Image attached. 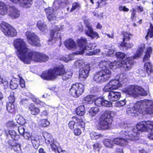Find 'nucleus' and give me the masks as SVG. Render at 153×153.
<instances>
[{"mask_svg":"<svg viewBox=\"0 0 153 153\" xmlns=\"http://www.w3.org/2000/svg\"><path fill=\"white\" fill-rule=\"evenodd\" d=\"M14 47L17 49L16 54L18 58L24 63L29 64L32 61L41 62L48 60L46 55L32 51L28 48L25 42L21 39H17L13 42Z\"/></svg>","mask_w":153,"mask_h":153,"instance_id":"obj_1","label":"nucleus"},{"mask_svg":"<svg viewBox=\"0 0 153 153\" xmlns=\"http://www.w3.org/2000/svg\"><path fill=\"white\" fill-rule=\"evenodd\" d=\"M117 63L116 61L113 62L109 61H101L99 63V67L101 70L95 74L94 80L99 83L107 81L111 77V70Z\"/></svg>","mask_w":153,"mask_h":153,"instance_id":"obj_2","label":"nucleus"},{"mask_svg":"<svg viewBox=\"0 0 153 153\" xmlns=\"http://www.w3.org/2000/svg\"><path fill=\"white\" fill-rule=\"evenodd\" d=\"M127 114L130 116H134L135 114L138 113L143 115L153 114V101L144 100L137 102L133 107L127 109Z\"/></svg>","mask_w":153,"mask_h":153,"instance_id":"obj_3","label":"nucleus"},{"mask_svg":"<svg viewBox=\"0 0 153 153\" xmlns=\"http://www.w3.org/2000/svg\"><path fill=\"white\" fill-rule=\"evenodd\" d=\"M72 74L71 71L64 72V69L61 67H56L53 69H50L47 71L43 72L41 77L44 79L53 80L59 75H62V79L63 80H67L70 78Z\"/></svg>","mask_w":153,"mask_h":153,"instance_id":"obj_4","label":"nucleus"},{"mask_svg":"<svg viewBox=\"0 0 153 153\" xmlns=\"http://www.w3.org/2000/svg\"><path fill=\"white\" fill-rule=\"evenodd\" d=\"M120 127L123 128L121 134L123 135V138L117 137L114 138L113 142L114 144L122 146H124L128 143L127 140H136L137 139H133L132 138L134 137V133L133 130L131 129L128 127V124L124 123H122L120 124Z\"/></svg>","mask_w":153,"mask_h":153,"instance_id":"obj_5","label":"nucleus"},{"mask_svg":"<svg viewBox=\"0 0 153 153\" xmlns=\"http://www.w3.org/2000/svg\"><path fill=\"white\" fill-rule=\"evenodd\" d=\"M122 91L126 94L134 98L139 96H146L147 92L142 87L137 85H129L122 89Z\"/></svg>","mask_w":153,"mask_h":153,"instance_id":"obj_6","label":"nucleus"},{"mask_svg":"<svg viewBox=\"0 0 153 153\" xmlns=\"http://www.w3.org/2000/svg\"><path fill=\"white\" fill-rule=\"evenodd\" d=\"M152 130H153V121H148L139 123L137 125L136 127L133 129L134 137H133V139H139L138 131L146 132Z\"/></svg>","mask_w":153,"mask_h":153,"instance_id":"obj_7","label":"nucleus"},{"mask_svg":"<svg viewBox=\"0 0 153 153\" xmlns=\"http://www.w3.org/2000/svg\"><path fill=\"white\" fill-rule=\"evenodd\" d=\"M114 115V112L106 111L100 116L99 119V124L102 129H107L109 128L110 125L112 122L113 117Z\"/></svg>","mask_w":153,"mask_h":153,"instance_id":"obj_8","label":"nucleus"},{"mask_svg":"<svg viewBox=\"0 0 153 153\" xmlns=\"http://www.w3.org/2000/svg\"><path fill=\"white\" fill-rule=\"evenodd\" d=\"M86 41L85 38H82L78 39L77 41L78 46L76 47V43L74 40L71 39H69L65 42L64 44L67 49L71 50L76 51V52L74 53L78 54L82 52V51L81 50L82 45V43L85 45Z\"/></svg>","mask_w":153,"mask_h":153,"instance_id":"obj_9","label":"nucleus"},{"mask_svg":"<svg viewBox=\"0 0 153 153\" xmlns=\"http://www.w3.org/2000/svg\"><path fill=\"white\" fill-rule=\"evenodd\" d=\"M86 43L85 45L82 44L81 49V50L82 51V52L79 54L84 53L85 55L91 56L96 55L100 53V50L98 49L89 51L92 49H94V48L96 46V45L95 43L90 44L88 45V46H86Z\"/></svg>","mask_w":153,"mask_h":153,"instance_id":"obj_10","label":"nucleus"},{"mask_svg":"<svg viewBox=\"0 0 153 153\" xmlns=\"http://www.w3.org/2000/svg\"><path fill=\"white\" fill-rule=\"evenodd\" d=\"M0 26L1 30L5 35L11 37L16 35V30L7 23L3 22L1 23Z\"/></svg>","mask_w":153,"mask_h":153,"instance_id":"obj_11","label":"nucleus"},{"mask_svg":"<svg viewBox=\"0 0 153 153\" xmlns=\"http://www.w3.org/2000/svg\"><path fill=\"white\" fill-rule=\"evenodd\" d=\"M84 88V85L81 83L73 84L69 90L70 93L74 97H79L83 93Z\"/></svg>","mask_w":153,"mask_h":153,"instance_id":"obj_12","label":"nucleus"},{"mask_svg":"<svg viewBox=\"0 0 153 153\" xmlns=\"http://www.w3.org/2000/svg\"><path fill=\"white\" fill-rule=\"evenodd\" d=\"M121 85V83L116 78L111 79L109 82L105 86L103 91L104 92H107L111 90L117 89Z\"/></svg>","mask_w":153,"mask_h":153,"instance_id":"obj_13","label":"nucleus"},{"mask_svg":"<svg viewBox=\"0 0 153 153\" xmlns=\"http://www.w3.org/2000/svg\"><path fill=\"white\" fill-rule=\"evenodd\" d=\"M73 120L70 121L68 123L69 128L71 129H74L78 126L81 128H84L85 123L84 121L81 117H73Z\"/></svg>","mask_w":153,"mask_h":153,"instance_id":"obj_14","label":"nucleus"},{"mask_svg":"<svg viewBox=\"0 0 153 153\" xmlns=\"http://www.w3.org/2000/svg\"><path fill=\"white\" fill-rule=\"evenodd\" d=\"M26 36L28 42L30 44L33 46L39 45V40L38 37L33 33L27 31L26 32Z\"/></svg>","mask_w":153,"mask_h":153,"instance_id":"obj_15","label":"nucleus"},{"mask_svg":"<svg viewBox=\"0 0 153 153\" xmlns=\"http://www.w3.org/2000/svg\"><path fill=\"white\" fill-rule=\"evenodd\" d=\"M126 61L123 60L121 61L120 63L118 62V65L121 68H124L126 71H128L130 70L132 68V65H133V62L131 59H134L133 57H131L127 58Z\"/></svg>","mask_w":153,"mask_h":153,"instance_id":"obj_16","label":"nucleus"},{"mask_svg":"<svg viewBox=\"0 0 153 153\" xmlns=\"http://www.w3.org/2000/svg\"><path fill=\"white\" fill-rule=\"evenodd\" d=\"M86 26L88 28V29L85 31V33L86 35L92 38L97 39L99 38L98 33L97 32L94 31L91 25L89 23H86Z\"/></svg>","mask_w":153,"mask_h":153,"instance_id":"obj_17","label":"nucleus"},{"mask_svg":"<svg viewBox=\"0 0 153 153\" xmlns=\"http://www.w3.org/2000/svg\"><path fill=\"white\" fill-rule=\"evenodd\" d=\"M90 67L89 65H84L81 68L79 71V77L85 78L87 77L89 74Z\"/></svg>","mask_w":153,"mask_h":153,"instance_id":"obj_18","label":"nucleus"},{"mask_svg":"<svg viewBox=\"0 0 153 153\" xmlns=\"http://www.w3.org/2000/svg\"><path fill=\"white\" fill-rule=\"evenodd\" d=\"M14 3H18L21 7L27 8L31 7L33 0H10Z\"/></svg>","mask_w":153,"mask_h":153,"instance_id":"obj_19","label":"nucleus"},{"mask_svg":"<svg viewBox=\"0 0 153 153\" xmlns=\"http://www.w3.org/2000/svg\"><path fill=\"white\" fill-rule=\"evenodd\" d=\"M108 96L109 100L115 101L118 100L121 97V93L118 92L109 91Z\"/></svg>","mask_w":153,"mask_h":153,"instance_id":"obj_20","label":"nucleus"},{"mask_svg":"<svg viewBox=\"0 0 153 153\" xmlns=\"http://www.w3.org/2000/svg\"><path fill=\"white\" fill-rule=\"evenodd\" d=\"M10 146L12 147L14 151L17 153H22V151L20 145L16 143V140H10L8 142Z\"/></svg>","mask_w":153,"mask_h":153,"instance_id":"obj_21","label":"nucleus"},{"mask_svg":"<svg viewBox=\"0 0 153 153\" xmlns=\"http://www.w3.org/2000/svg\"><path fill=\"white\" fill-rule=\"evenodd\" d=\"M145 48V45L144 43H142L140 45L137 50L136 54L133 56V58L138 59L141 57L143 55Z\"/></svg>","mask_w":153,"mask_h":153,"instance_id":"obj_22","label":"nucleus"},{"mask_svg":"<svg viewBox=\"0 0 153 153\" xmlns=\"http://www.w3.org/2000/svg\"><path fill=\"white\" fill-rule=\"evenodd\" d=\"M9 15L13 19L18 18L20 16L19 11L14 6H10Z\"/></svg>","mask_w":153,"mask_h":153,"instance_id":"obj_23","label":"nucleus"},{"mask_svg":"<svg viewBox=\"0 0 153 153\" xmlns=\"http://www.w3.org/2000/svg\"><path fill=\"white\" fill-rule=\"evenodd\" d=\"M59 28V25L58 26H56L54 30H53L51 32V36L52 39L51 40V41L54 40V39H59L60 40L61 39L60 34L59 33H56L55 30H56L59 31L58 29Z\"/></svg>","mask_w":153,"mask_h":153,"instance_id":"obj_24","label":"nucleus"},{"mask_svg":"<svg viewBox=\"0 0 153 153\" xmlns=\"http://www.w3.org/2000/svg\"><path fill=\"white\" fill-rule=\"evenodd\" d=\"M153 50L151 46H148L146 48L145 54L143 58V61H147L149 59L152 53Z\"/></svg>","mask_w":153,"mask_h":153,"instance_id":"obj_25","label":"nucleus"},{"mask_svg":"<svg viewBox=\"0 0 153 153\" xmlns=\"http://www.w3.org/2000/svg\"><path fill=\"white\" fill-rule=\"evenodd\" d=\"M53 151H55L56 153H61L62 152L60 148H57L56 144V142L53 139V141L49 142Z\"/></svg>","mask_w":153,"mask_h":153,"instance_id":"obj_26","label":"nucleus"},{"mask_svg":"<svg viewBox=\"0 0 153 153\" xmlns=\"http://www.w3.org/2000/svg\"><path fill=\"white\" fill-rule=\"evenodd\" d=\"M29 109L30 111L31 114L33 115H37L39 113L40 110L39 109L36 107L33 104H31L29 107Z\"/></svg>","mask_w":153,"mask_h":153,"instance_id":"obj_27","label":"nucleus"},{"mask_svg":"<svg viewBox=\"0 0 153 153\" xmlns=\"http://www.w3.org/2000/svg\"><path fill=\"white\" fill-rule=\"evenodd\" d=\"M38 28L43 32H46L47 31V26L44 24L42 21H38L36 24Z\"/></svg>","mask_w":153,"mask_h":153,"instance_id":"obj_28","label":"nucleus"},{"mask_svg":"<svg viewBox=\"0 0 153 153\" xmlns=\"http://www.w3.org/2000/svg\"><path fill=\"white\" fill-rule=\"evenodd\" d=\"M7 11L6 5L4 3L0 1V14L5 15L7 13Z\"/></svg>","mask_w":153,"mask_h":153,"instance_id":"obj_29","label":"nucleus"},{"mask_svg":"<svg viewBox=\"0 0 153 153\" xmlns=\"http://www.w3.org/2000/svg\"><path fill=\"white\" fill-rule=\"evenodd\" d=\"M144 69L149 75L153 71L151 64L149 62L146 63L144 65Z\"/></svg>","mask_w":153,"mask_h":153,"instance_id":"obj_30","label":"nucleus"},{"mask_svg":"<svg viewBox=\"0 0 153 153\" xmlns=\"http://www.w3.org/2000/svg\"><path fill=\"white\" fill-rule=\"evenodd\" d=\"M31 140L33 147L35 149H37L39 146L38 138L36 137L31 136Z\"/></svg>","mask_w":153,"mask_h":153,"instance_id":"obj_31","label":"nucleus"},{"mask_svg":"<svg viewBox=\"0 0 153 153\" xmlns=\"http://www.w3.org/2000/svg\"><path fill=\"white\" fill-rule=\"evenodd\" d=\"M64 3L61 1L56 0L53 3V9L57 10L62 7Z\"/></svg>","mask_w":153,"mask_h":153,"instance_id":"obj_32","label":"nucleus"},{"mask_svg":"<svg viewBox=\"0 0 153 153\" xmlns=\"http://www.w3.org/2000/svg\"><path fill=\"white\" fill-rule=\"evenodd\" d=\"M103 142L104 145L106 147L112 148L114 146L113 140H111L110 139H105L104 140Z\"/></svg>","mask_w":153,"mask_h":153,"instance_id":"obj_33","label":"nucleus"},{"mask_svg":"<svg viewBox=\"0 0 153 153\" xmlns=\"http://www.w3.org/2000/svg\"><path fill=\"white\" fill-rule=\"evenodd\" d=\"M76 113L79 115H83L85 113V108L84 106L81 105L78 107L76 110Z\"/></svg>","mask_w":153,"mask_h":153,"instance_id":"obj_34","label":"nucleus"},{"mask_svg":"<svg viewBox=\"0 0 153 153\" xmlns=\"http://www.w3.org/2000/svg\"><path fill=\"white\" fill-rule=\"evenodd\" d=\"M94 101V98L92 95H88L85 97L83 99L84 102L88 104H91Z\"/></svg>","mask_w":153,"mask_h":153,"instance_id":"obj_35","label":"nucleus"},{"mask_svg":"<svg viewBox=\"0 0 153 153\" xmlns=\"http://www.w3.org/2000/svg\"><path fill=\"white\" fill-rule=\"evenodd\" d=\"M115 78L117 79L120 82H125L127 79L126 74L123 73L118 74L116 76Z\"/></svg>","mask_w":153,"mask_h":153,"instance_id":"obj_36","label":"nucleus"},{"mask_svg":"<svg viewBox=\"0 0 153 153\" xmlns=\"http://www.w3.org/2000/svg\"><path fill=\"white\" fill-rule=\"evenodd\" d=\"M99 111V108L98 107L92 108L89 110V114L91 117L95 116Z\"/></svg>","mask_w":153,"mask_h":153,"instance_id":"obj_37","label":"nucleus"},{"mask_svg":"<svg viewBox=\"0 0 153 153\" xmlns=\"http://www.w3.org/2000/svg\"><path fill=\"white\" fill-rule=\"evenodd\" d=\"M7 109L10 113H13L15 111V108L13 103H7Z\"/></svg>","mask_w":153,"mask_h":153,"instance_id":"obj_38","label":"nucleus"},{"mask_svg":"<svg viewBox=\"0 0 153 153\" xmlns=\"http://www.w3.org/2000/svg\"><path fill=\"white\" fill-rule=\"evenodd\" d=\"M122 35L123 37V42H125V41H128L130 39V37L132 36V34L129 33H128L126 32H123Z\"/></svg>","mask_w":153,"mask_h":153,"instance_id":"obj_39","label":"nucleus"},{"mask_svg":"<svg viewBox=\"0 0 153 153\" xmlns=\"http://www.w3.org/2000/svg\"><path fill=\"white\" fill-rule=\"evenodd\" d=\"M43 134L46 141H47L48 142L53 141V138L51 137L50 134L44 132L43 133Z\"/></svg>","mask_w":153,"mask_h":153,"instance_id":"obj_40","label":"nucleus"},{"mask_svg":"<svg viewBox=\"0 0 153 153\" xmlns=\"http://www.w3.org/2000/svg\"><path fill=\"white\" fill-rule=\"evenodd\" d=\"M90 136L91 139H97L102 137V135L101 134H99L95 132L92 131L90 134Z\"/></svg>","mask_w":153,"mask_h":153,"instance_id":"obj_41","label":"nucleus"},{"mask_svg":"<svg viewBox=\"0 0 153 153\" xmlns=\"http://www.w3.org/2000/svg\"><path fill=\"white\" fill-rule=\"evenodd\" d=\"M18 81L16 79L12 80L11 81L10 84V87L12 89H16L18 85Z\"/></svg>","mask_w":153,"mask_h":153,"instance_id":"obj_42","label":"nucleus"},{"mask_svg":"<svg viewBox=\"0 0 153 153\" xmlns=\"http://www.w3.org/2000/svg\"><path fill=\"white\" fill-rule=\"evenodd\" d=\"M9 133L12 138L14 139V140H17L19 138V136L16 134V132L14 131H9Z\"/></svg>","mask_w":153,"mask_h":153,"instance_id":"obj_43","label":"nucleus"},{"mask_svg":"<svg viewBox=\"0 0 153 153\" xmlns=\"http://www.w3.org/2000/svg\"><path fill=\"white\" fill-rule=\"evenodd\" d=\"M120 45L123 47H125L126 49L130 48H132L133 46V44L130 42H122L120 44Z\"/></svg>","mask_w":153,"mask_h":153,"instance_id":"obj_44","label":"nucleus"},{"mask_svg":"<svg viewBox=\"0 0 153 153\" xmlns=\"http://www.w3.org/2000/svg\"><path fill=\"white\" fill-rule=\"evenodd\" d=\"M16 119L17 123L23 125L25 123V121L24 119L20 115L16 116Z\"/></svg>","mask_w":153,"mask_h":153,"instance_id":"obj_45","label":"nucleus"},{"mask_svg":"<svg viewBox=\"0 0 153 153\" xmlns=\"http://www.w3.org/2000/svg\"><path fill=\"white\" fill-rule=\"evenodd\" d=\"M40 125L43 127H46L50 124V122L46 119H42L40 120Z\"/></svg>","mask_w":153,"mask_h":153,"instance_id":"obj_46","label":"nucleus"},{"mask_svg":"<svg viewBox=\"0 0 153 153\" xmlns=\"http://www.w3.org/2000/svg\"><path fill=\"white\" fill-rule=\"evenodd\" d=\"M103 99L102 98H98L96 99L94 101V103L97 106H100L102 105V102Z\"/></svg>","mask_w":153,"mask_h":153,"instance_id":"obj_47","label":"nucleus"},{"mask_svg":"<svg viewBox=\"0 0 153 153\" xmlns=\"http://www.w3.org/2000/svg\"><path fill=\"white\" fill-rule=\"evenodd\" d=\"M115 51L114 49H109L108 51H105V53H103L105 54L104 56H111L114 53Z\"/></svg>","mask_w":153,"mask_h":153,"instance_id":"obj_48","label":"nucleus"},{"mask_svg":"<svg viewBox=\"0 0 153 153\" xmlns=\"http://www.w3.org/2000/svg\"><path fill=\"white\" fill-rule=\"evenodd\" d=\"M93 147L94 151L99 153L100 149L101 148V145L98 143H96L93 145Z\"/></svg>","mask_w":153,"mask_h":153,"instance_id":"obj_49","label":"nucleus"},{"mask_svg":"<svg viewBox=\"0 0 153 153\" xmlns=\"http://www.w3.org/2000/svg\"><path fill=\"white\" fill-rule=\"evenodd\" d=\"M84 65L83 61L81 60H77L74 64V66L76 68H79Z\"/></svg>","mask_w":153,"mask_h":153,"instance_id":"obj_50","label":"nucleus"},{"mask_svg":"<svg viewBox=\"0 0 153 153\" xmlns=\"http://www.w3.org/2000/svg\"><path fill=\"white\" fill-rule=\"evenodd\" d=\"M149 36L150 38L153 36V26L152 24H150L149 31L147 35L146 38L147 39V37Z\"/></svg>","mask_w":153,"mask_h":153,"instance_id":"obj_51","label":"nucleus"},{"mask_svg":"<svg viewBox=\"0 0 153 153\" xmlns=\"http://www.w3.org/2000/svg\"><path fill=\"white\" fill-rule=\"evenodd\" d=\"M80 8V5L77 2H74L72 5V8L70 10V12H72L76 9H79Z\"/></svg>","mask_w":153,"mask_h":153,"instance_id":"obj_52","label":"nucleus"},{"mask_svg":"<svg viewBox=\"0 0 153 153\" xmlns=\"http://www.w3.org/2000/svg\"><path fill=\"white\" fill-rule=\"evenodd\" d=\"M8 99L9 102L8 103H13L15 101V98L14 96V93L12 92L11 93L10 96L8 97Z\"/></svg>","mask_w":153,"mask_h":153,"instance_id":"obj_53","label":"nucleus"},{"mask_svg":"<svg viewBox=\"0 0 153 153\" xmlns=\"http://www.w3.org/2000/svg\"><path fill=\"white\" fill-rule=\"evenodd\" d=\"M116 55L118 58H121L122 60V61L124 60V58L126 56V55L124 53L120 52L117 53Z\"/></svg>","mask_w":153,"mask_h":153,"instance_id":"obj_54","label":"nucleus"},{"mask_svg":"<svg viewBox=\"0 0 153 153\" xmlns=\"http://www.w3.org/2000/svg\"><path fill=\"white\" fill-rule=\"evenodd\" d=\"M102 105L106 107H110L112 105V103L106 100H104L103 99L102 102Z\"/></svg>","mask_w":153,"mask_h":153,"instance_id":"obj_55","label":"nucleus"},{"mask_svg":"<svg viewBox=\"0 0 153 153\" xmlns=\"http://www.w3.org/2000/svg\"><path fill=\"white\" fill-rule=\"evenodd\" d=\"M126 103V101L125 100L120 101L117 102L115 105L117 107H120L125 105Z\"/></svg>","mask_w":153,"mask_h":153,"instance_id":"obj_56","label":"nucleus"},{"mask_svg":"<svg viewBox=\"0 0 153 153\" xmlns=\"http://www.w3.org/2000/svg\"><path fill=\"white\" fill-rule=\"evenodd\" d=\"M52 13L51 14L47 16V18L48 20L50 21H54L56 19L55 16Z\"/></svg>","mask_w":153,"mask_h":153,"instance_id":"obj_57","label":"nucleus"},{"mask_svg":"<svg viewBox=\"0 0 153 153\" xmlns=\"http://www.w3.org/2000/svg\"><path fill=\"white\" fill-rule=\"evenodd\" d=\"M74 129V132L75 135H79L81 134V131L79 128L76 127Z\"/></svg>","mask_w":153,"mask_h":153,"instance_id":"obj_58","label":"nucleus"},{"mask_svg":"<svg viewBox=\"0 0 153 153\" xmlns=\"http://www.w3.org/2000/svg\"><path fill=\"white\" fill-rule=\"evenodd\" d=\"M119 10L120 11H123L124 12H128L129 11V9L126 7L125 6H119Z\"/></svg>","mask_w":153,"mask_h":153,"instance_id":"obj_59","label":"nucleus"},{"mask_svg":"<svg viewBox=\"0 0 153 153\" xmlns=\"http://www.w3.org/2000/svg\"><path fill=\"white\" fill-rule=\"evenodd\" d=\"M104 0H98L97 4L98 7H101L103 5H105L106 3H104L102 2Z\"/></svg>","mask_w":153,"mask_h":153,"instance_id":"obj_60","label":"nucleus"},{"mask_svg":"<svg viewBox=\"0 0 153 153\" xmlns=\"http://www.w3.org/2000/svg\"><path fill=\"white\" fill-rule=\"evenodd\" d=\"M53 8L50 7H48L45 9V11L47 14V16L49 15L52 13H53Z\"/></svg>","mask_w":153,"mask_h":153,"instance_id":"obj_61","label":"nucleus"},{"mask_svg":"<svg viewBox=\"0 0 153 153\" xmlns=\"http://www.w3.org/2000/svg\"><path fill=\"white\" fill-rule=\"evenodd\" d=\"M22 135L24 138L27 140L29 139L30 138L31 139V135L27 132H24L22 134Z\"/></svg>","mask_w":153,"mask_h":153,"instance_id":"obj_62","label":"nucleus"},{"mask_svg":"<svg viewBox=\"0 0 153 153\" xmlns=\"http://www.w3.org/2000/svg\"><path fill=\"white\" fill-rule=\"evenodd\" d=\"M18 130L19 132L22 135L24 132L25 129L23 126H20L19 127Z\"/></svg>","mask_w":153,"mask_h":153,"instance_id":"obj_63","label":"nucleus"},{"mask_svg":"<svg viewBox=\"0 0 153 153\" xmlns=\"http://www.w3.org/2000/svg\"><path fill=\"white\" fill-rule=\"evenodd\" d=\"M61 60L66 62H68L71 60V58L69 56L62 57Z\"/></svg>","mask_w":153,"mask_h":153,"instance_id":"obj_64","label":"nucleus"}]
</instances>
